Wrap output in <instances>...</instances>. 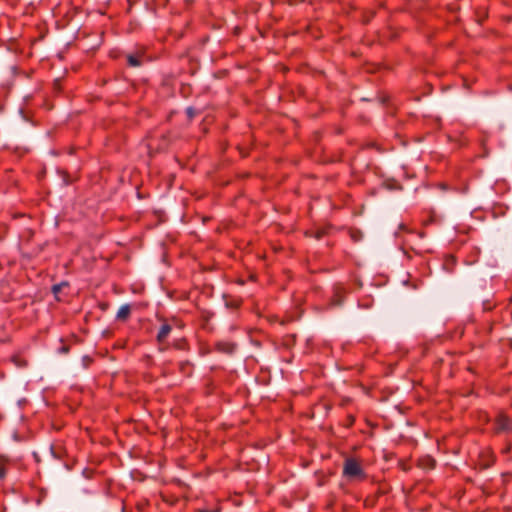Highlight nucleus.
I'll list each match as a JSON object with an SVG mask.
<instances>
[{
	"label": "nucleus",
	"instance_id": "obj_1",
	"mask_svg": "<svg viewBox=\"0 0 512 512\" xmlns=\"http://www.w3.org/2000/svg\"><path fill=\"white\" fill-rule=\"evenodd\" d=\"M343 476L349 480L364 481L367 479V474L362 468L360 462L353 458H346L343 464Z\"/></svg>",
	"mask_w": 512,
	"mask_h": 512
},
{
	"label": "nucleus",
	"instance_id": "obj_2",
	"mask_svg": "<svg viewBox=\"0 0 512 512\" xmlns=\"http://www.w3.org/2000/svg\"><path fill=\"white\" fill-rule=\"evenodd\" d=\"M496 430L500 431H512V421L511 419L504 413H500L496 419Z\"/></svg>",
	"mask_w": 512,
	"mask_h": 512
},
{
	"label": "nucleus",
	"instance_id": "obj_3",
	"mask_svg": "<svg viewBox=\"0 0 512 512\" xmlns=\"http://www.w3.org/2000/svg\"><path fill=\"white\" fill-rule=\"evenodd\" d=\"M172 331V326L170 324H168L167 322H164L160 328H159V331L156 335V340L159 344H162L166 341V339L168 338L169 334L171 333Z\"/></svg>",
	"mask_w": 512,
	"mask_h": 512
},
{
	"label": "nucleus",
	"instance_id": "obj_4",
	"mask_svg": "<svg viewBox=\"0 0 512 512\" xmlns=\"http://www.w3.org/2000/svg\"><path fill=\"white\" fill-rule=\"evenodd\" d=\"M10 459L4 455H0V480H4L7 476V470L10 466Z\"/></svg>",
	"mask_w": 512,
	"mask_h": 512
},
{
	"label": "nucleus",
	"instance_id": "obj_5",
	"mask_svg": "<svg viewBox=\"0 0 512 512\" xmlns=\"http://www.w3.org/2000/svg\"><path fill=\"white\" fill-rule=\"evenodd\" d=\"M130 313H131V307L129 304H124L122 305L117 314H116V318L117 320H120V321H125L129 318L130 316Z\"/></svg>",
	"mask_w": 512,
	"mask_h": 512
},
{
	"label": "nucleus",
	"instance_id": "obj_6",
	"mask_svg": "<svg viewBox=\"0 0 512 512\" xmlns=\"http://www.w3.org/2000/svg\"><path fill=\"white\" fill-rule=\"evenodd\" d=\"M216 348L221 352L232 353L235 350L236 345L231 342H218L216 344Z\"/></svg>",
	"mask_w": 512,
	"mask_h": 512
},
{
	"label": "nucleus",
	"instance_id": "obj_7",
	"mask_svg": "<svg viewBox=\"0 0 512 512\" xmlns=\"http://www.w3.org/2000/svg\"><path fill=\"white\" fill-rule=\"evenodd\" d=\"M127 61H128V64L133 67L140 65V60L138 59L137 56H134V55H129L127 57Z\"/></svg>",
	"mask_w": 512,
	"mask_h": 512
},
{
	"label": "nucleus",
	"instance_id": "obj_8",
	"mask_svg": "<svg viewBox=\"0 0 512 512\" xmlns=\"http://www.w3.org/2000/svg\"><path fill=\"white\" fill-rule=\"evenodd\" d=\"M198 512H221V509L219 507H216L213 510L200 509V510H198Z\"/></svg>",
	"mask_w": 512,
	"mask_h": 512
}]
</instances>
